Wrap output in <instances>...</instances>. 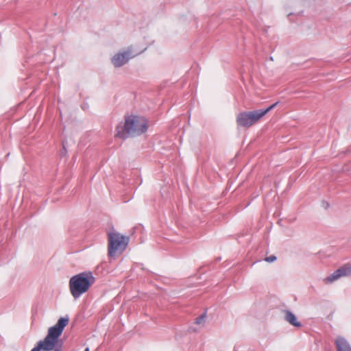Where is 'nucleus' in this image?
Listing matches in <instances>:
<instances>
[{"label": "nucleus", "instance_id": "1", "mask_svg": "<svg viewBox=\"0 0 351 351\" xmlns=\"http://www.w3.org/2000/svg\"><path fill=\"white\" fill-rule=\"evenodd\" d=\"M147 121L143 117L129 115L125 117V122L116 128L115 136L125 138L128 136L141 135L147 132Z\"/></svg>", "mask_w": 351, "mask_h": 351}, {"label": "nucleus", "instance_id": "4", "mask_svg": "<svg viewBox=\"0 0 351 351\" xmlns=\"http://www.w3.org/2000/svg\"><path fill=\"white\" fill-rule=\"evenodd\" d=\"M130 238L118 232L108 234V253L111 258L121 255L127 248Z\"/></svg>", "mask_w": 351, "mask_h": 351}, {"label": "nucleus", "instance_id": "6", "mask_svg": "<svg viewBox=\"0 0 351 351\" xmlns=\"http://www.w3.org/2000/svg\"><path fill=\"white\" fill-rule=\"evenodd\" d=\"M130 51H127L123 53H119L114 55L112 58V62L116 67H119L125 64L130 59Z\"/></svg>", "mask_w": 351, "mask_h": 351}, {"label": "nucleus", "instance_id": "3", "mask_svg": "<svg viewBox=\"0 0 351 351\" xmlns=\"http://www.w3.org/2000/svg\"><path fill=\"white\" fill-rule=\"evenodd\" d=\"M95 280L91 272H82L73 276L69 280V289L72 296L77 299L87 292Z\"/></svg>", "mask_w": 351, "mask_h": 351}, {"label": "nucleus", "instance_id": "5", "mask_svg": "<svg viewBox=\"0 0 351 351\" xmlns=\"http://www.w3.org/2000/svg\"><path fill=\"white\" fill-rule=\"evenodd\" d=\"M263 117L261 110L240 112L237 117L238 126L249 128Z\"/></svg>", "mask_w": 351, "mask_h": 351}, {"label": "nucleus", "instance_id": "2", "mask_svg": "<svg viewBox=\"0 0 351 351\" xmlns=\"http://www.w3.org/2000/svg\"><path fill=\"white\" fill-rule=\"evenodd\" d=\"M68 317H61L57 324L50 327L47 335L43 340H40L31 351H51L58 343V339L62 335L64 328L69 324Z\"/></svg>", "mask_w": 351, "mask_h": 351}, {"label": "nucleus", "instance_id": "11", "mask_svg": "<svg viewBox=\"0 0 351 351\" xmlns=\"http://www.w3.org/2000/svg\"><path fill=\"white\" fill-rule=\"evenodd\" d=\"M278 102H276V103L273 104L272 105H271L270 106H269L268 108H267L266 109L261 110V112L263 113V117L267 113H268L269 111H271L273 108H274L278 105Z\"/></svg>", "mask_w": 351, "mask_h": 351}, {"label": "nucleus", "instance_id": "10", "mask_svg": "<svg viewBox=\"0 0 351 351\" xmlns=\"http://www.w3.org/2000/svg\"><path fill=\"white\" fill-rule=\"evenodd\" d=\"M341 274H339V272H338V269H337L334 273H332L331 275H330L329 276L325 278L324 279V282L326 283V284H330V283H332V282L338 280L339 278H341Z\"/></svg>", "mask_w": 351, "mask_h": 351}, {"label": "nucleus", "instance_id": "9", "mask_svg": "<svg viewBox=\"0 0 351 351\" xmlns=\"http://www.w3.org/2000/svg\"><path fill=\"white\" fill-rule=\"evenodd\" d=\"M338 272L341 277L348 276L351 275V265L347 264L338 269Z\"/></svg>", "mask_w": 351, "mask_h": 351}, {"label": "nucleus", "instance_id": "13", "mask_svg": "<svg viewBox=\"0 0 351 351\" xmlns=\"http://www.w3.org/2000/svg\"><path fill=\"white\" fill-rule=\"evenodd\" d=\"M267 262H274V261L276 260V257L274 255L272 256H268V257H266L265 259Z\"/></svg>", "mask_w": 351, "mask_h": 351}, {"label": "nucleus", "instance_id": "15", "mask_svg": "<svg viewBox=\"0 0 351 351\" xmlns=\"http://www.w3.org/2000/svg\"><path fill=\"white\" fill-rule=\"evenodd\" d=\"M56 351H59V350H56Z\"/></svg>", "mask_w": 351, "mask_h": 351}, {"label": "nucleus", "instance_id": "8", "mask_svg": "<svg viewBox=\"0 0 351 351\" xmlns=\"http://www.w3.org/2000/svg\"><path fill=\"white\" fill-rule=\"evenodd\" d=\"M285 319L294 326L299 327L301 326L295 315L289 311H285Z\"/></svg>", "mask_w": 351, "mask_h": 351}, {"label": "nucleus", "instance_id": "14", "mask_svg": "<svg viewBox=\"0 0 351 351\" xmlns=\"http://www.w3.org/2000/svg\"><path fill=\"white\" fill-rule=\"evenodd\" d=\"M84 351H89V349L87 348L85 349Z\"/></svg>", "mask_w": 351, "mask_h": 351}, {"label": "nucleus", "instance_id": "12", "mask_svg": "<svg viewBox=\"0 0 351 351\" xmlns=\"http://www.w3.org/2000/svg\"><path fill=\"white\" fill-rule=\"evenodd\" d=\"M205 317H206V315L204 314L197 317L195 319V324H200L203 323L204 322Z\"/></svg>", "mask_w": 351, "mask_h": 351}, {"label": "nucleus", "instance_id": "7", "mask_svg": "<svg viewBox=\"0 0 351 351\" xmlns=\"http://www.w3.org/2000/svg\"><path fill=\"white\" fill-rule=\"evenodd\" d=\"M335 343L337 351H351V346L345 338L338 337Z\"/></svg>", "mask_w": 351, "mask_h": 351}]
</instances>
